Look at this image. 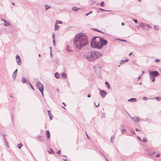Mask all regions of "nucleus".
<instances>
[{
  "instance_id": "ea45409f",
  "label": "nucleus",
  "mask_w": 161,
  "mask_h": 161,
  "mask_svg": "<svg viewBox=\"0 0 161 161\" xmlns=\"http://www.w3.org/2000/svg\"><path fill=\"white\" fill-rule=\"evenodd\" d=\"M132 20L134 21V22L136 23H138V22H137V19H132Z\"/></svg>"
},
{
  "instance_id": "de8ad7c7",
  "label": "nucleus",
  "mask_w": 161,
  "mask_h": 161,
  "mask_svg": "<svg viewBox=\"0 0 161 161\" xmlns=\"http://www.w3.org/2000/svg\"><path fill=\"white\" fill-rule=\"evenodd\" d=\"M119 40H120V41H121L123 42H127V41L126 40H125L119 39Z\"/></svg>"
},
{
  "instance_id": "c9c22d12",
  "label": "nucleus",
  "mask_w": 161,
  "mask_h": 161,
  "mask_svg": "<svg viewBox=\"0 0 161 161\" xmlns=\"http://www.w3.org/2000/svg\"><path fill=\"white\" fill-rule=\"evenodd\" d=\"M154 29L156 30V31H158V28L157 27H156L154 25Z\"/></svg>"
},
{
  "instance_id": "6e6d98bb",
  "label": "nucleus",
  "mask_w": 161,
  "mask_h": 161,
  "mask_svg": "<svg viewBox=\"0 0 161 161\" xmlns=\"http://www.w3.org/2000/svg\"><path fill=\"white\" fill-rule=\"evenodd\" d=\"M1 19V20H2V21H3L4 22V23H5V22H6L7 21H6V20H5V19Z\"/></svg>"
},
{
  "instance_id": "37998d69",
  "label": "nucleus",
  "mask_w": 161,
  "mask_h": 161,
  "mask_svg": "<svg viewBox=\"0 0 161 161\" xmlns=\"http://www.w3.org/2000/svg\"><path fill=\"white\" fill-rule=\"evenodd\" d=\"M160 61V60L158 59H157L155 60V62L156 63H157V62H159Z\"/></svg>"
},
{
  "instance_id": "2eb2a0df",
  "label": "nucleus",
  "mask_w": 161,
  "mask_h": 161,
  "mask_svg": "<svg viewBox=\"0 0 161 161\" xmlns=\"http://www.w3.org/2000/svg\"><path fill=\"white\" fill-rule=\"evenodd\" d=\"M61 76L63 79H65L66 78L67 75L65 73H63L62 74Z\"/></svg>"
},
{
  "instance_id": "c756f323",
  "label": "nucleus",
  "mask_w": 161,
  "mask_h": 161,
  "mask_svg": "<svg viewBox=\"0 0 161 161\" xmlns=\"http://www.w3.org/2000/svg\"><path fill=\"white\" fill-rule=\"evenodd\" d=\"M47 113L49 116H51L52 115L50 111L49 110H47Z\"/></svg>"
},
{
  "instance_id": "e2e57ef3",
  "label": "nucleus",
  "mask_w": 161,
  "mask_h": 161,
  "mask_svg": "<svg viewBox=\"0 0 161 161\" xmlns=\"http://www.w3.org/2000/svg\"><path fill=\"white\" fill-rule=\"evenodd\" d=\"M4 141H5V142H7V140H6V139H5V137H4Z\"/></svg>"
},
{
  "instance_id": "7ed1b4c3",
  "label": "nucleus",
  "mask_w": 161,
  "mask_h": 161,
  "mask_svg": "<svg viewBox=\"0 0 161 161\" xmlns=\"http://www.w3.org/2000/svg\"><path fill=\"white\" fill-rule=\"evenodd\" d=\"M102 55L101 53L97 52L92 51L89 52L86 57V59L90 61H92L94 59L98 58Z\"/></svg>"
},
{
  "instance_id": "a18cd8bd",
  "label": "nucleus",
  "mask_w": 161,
  "mask_h": 161,
  "mask_svg": "<svg viewBox=\"0 0 161 161\" xmlns=\"http://www.w3.org/2000/svg\"><path fill=\"white\" fill-rule=\"evenodd\" d=\"M160 154H157L156 155H155V157H160Z\"/></svg>"
},
{
  "instance_id": "cd10ccee",
  "label": "nucleus",
  "mask_w": 161,
  "mask_h": 161,
  "mask_svg": "<svg viewBox=\"0 0 161 161\" xmlns=\"http://www.w3.org/2000/svg\"><path fill=\"white\" fill-rule=\"evenodd\" d=\"M153 82H154L155 80V77L152 76L149 77Z\"/></svg>"
},
{
  "instance_id": "a211bd4d",
  "label": "nucleus",
  "mask_w": 161,
  "mask_h": 161,
  "mask_svg": "<svg viewBox=\"0 0 161 161\" xmlns=\"http://www.w3.org/2000/svg\"><path fill=\"white\" fill-rule=\"evenodd\" d=\"M45 11L48 10V9L50 8L51 7L50 6H49L47 5H45Z\"/></svg>"
},
{
  "instance_id": "58836bf2",
  "label": "nucleus",
  "mask_w": 161,
  "mask_h": 161,
  "mask_svg": "<svg viewBox=\"0 0 161 161\" xmlns=\"http://www.w3.org/2000/svg\"><path fill=\"white\" fill-rule=\"evenodd\" d=\"M16 59H19L20 58V57L18 55H16Z\"/></svg>"
},
{
  "instance_id": "bb28decb",
  "label": "nucleus",
  "mask_w": 161,
  "mask_h": 161,
  "mask_svg": "<svg viewBox=\"0 0 161 161\" xmlns=\"http://www.w3.org/2000/svg\"><path fill=\"white\" fill-rule=\"evenodd\" d=\"M101 116L103 118H105V114L104 113H103L101 114Z\"/></svg>"
},
{
  "instance_id": "6ab92c4d",
  "label": "nucleus",
  "mask_w": 161,
  "mask_h": 161,
  "mask_svg": "<svg viewBox=\"0 0 161 161\" xmlns=\"http://www.w3.org/2000/svg\"><path fill=\"white\" fill-rule=\"evenodd\" d=\"M10 25V24L9 22L7 21L4 24V25L6 26H9Z\"/></svg>"
},
{
  "instance_id": "b1692460",
  "label": "nucleus",
  "mask_w": 161,
  "mask_h": 161,
  "mask_svg": "<svg viewBox=\"0 0 161 161\" xmlns=\"http://www.w3.org/2000/svg\"><path fill=\"white\" fill-rule=\"evenodd\" d=\"M48 152L49 153L51 154H53L55 153L54 151L51 148H50V150L49 151H48Z\"/></svg>"
},
{
  "instance_id": "393cba45",
  "label": "nucleus",
  "mask_w": 161,
  "mask_h": 161,
  "mask_svg": "<svg viewBox=\"0 0 161 161\" xmlns=\"http://www.w3.org/2000/svg\"><path fill=\"white\" fill-rule=\"evenodd\" d=\"M17 64L19 65H21V59L19 58L18 59V60L17 61Z\"/></svg>"
},
{
  "instance_id": "680f3d73",
  "label": "nucleus",
  "mask_w": 161,
  "mask_h": 161,
  "mask_svg": "<svg viewBox=\"0 0 161 161\" xmlns=\"http://www.w3.org/2000/svg\"><path fill=\"white\" fill-rule=\"evenodd\" d=\"M131 133L133 134H135V132L134 131H131Z\"/></svg>"
},
{
  "instance_id": "412c9836",
  "label": "nucleus",
  "mask_w": 161,
  "mask_h": 161,
  "mask_svg": "<svg viewBox=\"0 0 161 161\" xmlns=\"http://www.w3.org/2000/svg\"><path fill=\"white\" fill-rule=\"evenodd\" d=\"M92 29V30H94V31H97L98 32H101V33H104L103 32L100 31V30H99L97 29H96V28H93V29Z\"/></svg>"
},
{
  "instance_id": "13d9d810",
  "label": "nucleus",
  "mask_w": 161,
  "mask_h": 161,
  "mask_svg": "<svg viewBox=\"0 0 161 161\" xmlns=\"http://www.w3.org/2000/svg\"><path fill=\"white\" fill-rule=\"evenodd\" d=\"M136 131H140V130L138 128H136Z\"/></svg>"
},
{
  "instance_id": "bf43d9fd",
  "label": "nucleus",
  "mask_w": 161,
  "mask_h": 161,
  "mask_svg": "<svg viewBox=\"0 0 161 161\" xmlns=\"http://www.w3.org/2000/svg\"><path fill=\"white\" fill-rule=\"evenodd\" d=\"M158 9L159 10H161V7H158Z\"/></svg>"
},
{
  "instance_id": "0eeeda50",
  "label": "nucleus",
  "mask_w": 161,
  "mask_h": 161,
  "mask_svg": "<svg viewBox=\"0 0 161 161\" xmlns=\"http://www.w3.org/2000/svg\"><path fill=\"white\" fill-rule=\"evenodd\" d=\"M99 90L100 91V95L103 97L104 98L105 97V96L107 95V92L104 90H101L100 89H99Z\"/></svg>"
},
{
  "instance_id": "4468645a",
  "label": "nucleus",
  "mask_w": 161,
  "mask_h": 161,
  "mask_svg": "<svg viewBox=\"0 0 161 161\" xmlns=\"http://www.w3.org/2000/svg\"><path fill=\"white\" fill-rule=\"evenodd\" d=\"M151 99H155L158 101H159L161 100V98L160 97H155L154 98H150Z\"/></svg>"
},
{
  "instance_id": "7c9ffc66",
  "label": "nucleus",
  "mask_w": 161,
  "mask_h": 161,
  "mask_svg": "<svg viewBox=\"0 0 161 161\" xmlns=\"http://www.w3.org/2000/svg\"><path fill=\"white\" fill-rule=\"evenodd\" d=\"M92 11H91L90 12H88V13H87V14H85V15H86V16H88V15H89L90 14H92Z\"/></svg>"
},
{
  "instance_id": "9d476101",
  "label": "nucleus",
  "mask_w": 161,
  "mask_h": 161,
  "mask_svg": "<svg viewBox=\"0 0 161 161\" xmlns=\"http://www.w3.org/2000/svg\"><path fill=\"white\" fill-rule=\"evenodd\" d=\"M17 69H16L13 72V75H12V77H13L14 80L15 79L17 73Z\"/></svg>"
},
{
  "instance_id": "49530a36",
  "label": "nucleus",
  "mask_w": 161,
  "mask_h": 161,
  "mask_svg": "<svg viewBox=\"0 0 161 161\" xmlns=\"http://www.w3.org/2000/svg\"><path fill=\"white\" fill-rule=\"evenodd\" d=\"M55 36V34L54 33H53L52 34V38L54 40V37Z\"/></svg>"
},
{
  "instance_id": "ddd939ff",
  "label": "nucleus",
  "mask_w": 161,
  "mask_h": 161,
  "mask_svg": "<svg viewBox=\"0 0 161 161\" xmlns=\"http://www.w3.org/2000/svg\"><path fill=\"white\" fill-rule=\"evenodd\" d=\"M137 100L135 98H131L129 99H128V101L129 102H136Z\"/></svg>"
},
{
  "instance_id": "338daca9",
  "label": "nucleus",
  "mask_w": 161,
  "mask_h": 161,
  "mask_svg": "<svg viewBox=\"0 0 161 161\" xmlns=\"http://www.w3.org/2000/svg\"><path fill=\"white\" fill-rule=\"evenodd\" d=\"M146 121H149L150 119H147V118H146Z\"/></svg>"
},
{
  "instance_id": "79ce46f5",
  "label": "nucleus",
  "mask_w": 161,
  "mask_h": 161,
  "mask_svg": "<svg viewBox=\"0 0 161 161\" xmlns=\"http://www.w3.org/2000/svg\"><path fill=\"white\" fill-rule=\"evenodd\" d=\"M50 56L51 57H53V55L52 54V53H51V47H50Z\"/></svg>"
},
{
  "instance_id": "5701e85b",
  "label": "nucleus",
  "mask_w": 161,
  "mask_h": 161,
  "mask_svg": "<svg viewBox=\"0 0 161 161\" xmlns=\"http://www.w3.org/2000/svg\"><path fill=\"white\" fill-rule=\"evenodd\" d=\"M59 26L57 25V23H56L55 25V29L54 30L55 31L56 30H58L59 28Z\"/></svg>"
},
{
  "instance_id": "39448f33",
  "label": "nucleus",
  "mask_w": 161,
  "mask_h": 161,
  "mask_svg": "<svg viewBox=\"0 0 161 161\" xmlns=\"http://www.w3.org/2000/svg\"><path fill=\"white\" fill-rule=\"evenodd\" d=\"M36 86H37V88L41 92L42 96H43V92L44 88L43 85L41 82H37L36 83Z\"/></svg>"
},
{
  "instance_id": "9b49d317",
  "label": "nucleus",
  "mask_w": 161,
  "mask_h": 161,
  "mask_svg": "<svg viewBox=\"0 0 161 161\" xmlns=\"http://www.w3.org/2000/svg\"><path fill=\"white\" fill-rule=\"evenodd\" d=\"M22 81L23 83H26L27 84H28V83H30L29 81H27L26 78L24 77H23L22 78Z\"/></svg>"
},
{
  "instance_id": "052dcab7",
  "label": "nucleus",
  "mask_w": 161,
  "mask_h": 161,
  "mask_svg": "<svg viewBox=\"0 0 161 161\" xmlns=\"http://www.w3.org/2000/svg\"><path fill=\"white\" fill-rule=\"evenodd\" d=\"M87 97H91V95L90 94H88L87 95Z\"/></svg>"
},
{
  "instance_id": "2f4dec72",
  "label": "nucleus",
  "mask_w": 161,
  "mask_h": 161,
  "mask_svg": "<svg viewBox=\"0 0 161 161\" xmlns=\"http://www.w3.org/2000/svg\"><path fill=\"white\" fill-rule=\"evenodd\" d=\"M56 22H57V23H58V24H62L63 23L62 21H60V20H58L56 21Z\"/></svg>"
},
{
  "instance_id": "0e129e2a",
  "label": "nucleus",
  "mask_w": 161,
  "mask_h": 161,
  "mask_svg": "<svg viewBox=\"0 0 161 161\" xmlns=\"http://www.w3.org/2000/svg\"><path fill=\"white\" fill-rule=\"evenodd\" d=\"M113 142H114V140H112V139H111V140H110V142H111V143H113Z\"/></svg>"
},
{
  "instance_id": "864d4df0",
  "label": "nucleus",
  "mask_w": 161,
  "mask_h": 161,
  "mask_svg": "<svg viewBox=\"0 0 161 161\" xmlns=\"http://www.w3.org/2000/svg\"><path fill=\"white\" fill-rule=\"evenodd\" d=\"M129 59H125V61H124V62H128V61H129Z\"/></svg>"
},
{
  "instance_id": "1a4fd4ad",
  "label": "nucleus",
  "mask_w": 161,
  "mask_h": 161,
  "mask_svg": "<svg viewBox=\"0 0 161 161\" xmlns=\"http://www.w3.org/2000/svg\"><path fill=\"white\" fill-rule=\"evenodd\" d=\"M146 25H147V24L146 23H141L139 24V26L145 29V27H146Z\"/></svg>"
},
{
  "instance_id": "72a5a7b5",
  "label": "nucleus",
  "mask_w": 161,
  "mask_h": 161,
  "mask_svg": "<svg viewBox=\"0 0 161 161\" xmlns=\"http://www.w3.org/2000/svg\"><path fill=\"white\" fill-rule=\"evenodd\" d=\"M121 132L122 133H124L126 132V130L125 129H123L121 130Z\"/></svg>"
},
{
  "instance_id": "423d86ee",
  "label": "nucleus",
  "mask_w": 161,
  "mask_h": 161,
  "mask_svg": "<svg viewBox=\"0 0 161 161\" xmlns=\"http://www.w3.org/2000/svg\"><path fill=\"white\" fill-rule=\"evenodd\" d=\"M149 77L153 76L156 77L159 75V72L157 71H149Z\"/></svg>"
},
{
  "instance_id": "6e6552de",
  "label": "nucleus",
  "mask_w": 161,
  "mask_h": 161,
  "mask_svg": "<svg viewBox=\"0 0 161 161\" xmlns=\"http://www.w3.org/2000/svg\"><path fill=\"white\" fill-rule=\"evenodd\" d=\"M131 119L136 122H138L140 121V119L139 117L136 116L134 117H130Z\"/></svg>"
},
{
  "instance_id": "a19ab883",
  "label": "nucleus",
  "mask_w": 161,
  "mask_h": 161,
  "mask_svg": "<svg viewBox=\"0 0 161 161\" xmlns=\"http://www.w3.org/2000/svg\"><path fill=\"white\" fill-rule=\"evenodd\" d=\"M53 45L54 46H55L56 45V44H55V39H54V40H53Z\"/></svg>"
},
{
  "instance_id": "473e14b6",
  "label": "nucleus",
  "mask_w": 161,
  "mask_h": 161,
  "mask_svg": "<svg viewBox=\"0 0 161 161\" xmlns=\"http://www.w3.org/2000/svg\"><path fill=\"white\" fill-rule=\"evenodd\" d=\"M100 10H102L103 11H111L110 10H105L103 8H100L99 9Z\"/></svg>"
},
{
  "instance_id": "c03bdc74",
  "label": "nucleus",
  "mask_w": 161,
  "mask_h": 161,
  "mask_svg": "<svg viewBox=\"0 0 161 161\" xmlns=\"http://www.w3.org/2000/svg\"><path fill=\"white\" fill-rule=\"evenodd\" d=\"M57 153L58 154H59L60 155V153H61V150H59L57 152Z\"/></svg>"
},
{
  "instance_id": "8fccbe9b",
  "label": "nucleus",
  "mask_w": 161,
  "mask_h": 161,
  "mask_svg": "<svg viewBox=\"0 0 161 161\" xmlns=\"http://www.w3.org/2000/svg\"><path fill=\"white\" fill-rule=\"evenodd\" d=\"M115 134L114 135H113L111 137V139H114L115 137Z\"/></svg>"
},
{
  "instance_id": "774afa93",
  "label": "nucleus",
  "mask_w": 161,
  "mask_h": 161,
  "mask_svg": "<svg viewBox=\"0 0 161 161\" xmlns=\"http://www.w3.org/2000/svg\"><path fill=\"white\" fill-rule=\"evenodd\" d=\"M132 52H131V53H130L129 54V56H130V55H131L132 54Z\"/></svg>"
},
{
  "instance_id": "20e7f679",
  "label": "nucleus",
  "mask_w": 161,
  "mask_h": 161,
  "mask_svg": "<svg viewBox=\"0 0 161 161\" xmlns=\"http://www.w3.org/2000/svg\"><path fill=\"white\" fill-rule=\"evenodd\" d=\"M94 69L97 75H100L101 74V67L99 64H96L94 67Z\"/></svg>"
},
{
  "instance_id": "f8f14e48",
  "label": "nucleus",
  "mask_w": 161,
  "mask_h": 161,
  "mask_svg": "<svg viewBox=\"0 0 161 161\" xmlns=\"http://www.w3.org/2000/svg\"><path fill=\"white\" fill-rule=\"evenodd\" d=\"M46 135L47 136V139H48L50 138V133L48 130H47L46 131Z\"/></svg>"
},
{
  "instance_id": "603ef678",
  "label": "nucleus",
  "mask_w": 161,
  "mask_h": 161,
  "mask_svg": "<svg viewBox=\"0 0 161 161\" xmlns=\"http://www.w3.org/2000/svg\"><path fill=\"white\" fill-rule=\"evenodd\" d=\"M142 75H141L139 77H138V80H139L141 78V76Z\"/></svg>"
},
{
  "instance_id": "4be33fe9",
  "label": "nucleus",
  "mask_w": 161,
  "mask_h": 161,
  "mask_svg": "<svg viewBox=\"0 0 161 161\" xmlns=\"http://www.w3.org/2000/svg\"><path fill=\"white\" fill-rule=\"evenodd\" d=\"M105 84L107 86L108 88H109L110 87V85L109 83L107 81H106L105 82Z\"/></svg>"
},
{
  "instance_id": "4d7b16f0",
  "label": "nucleus",
  "mask_w": 161,
  "mask_h": 161,
  "mask_svg": "<svg viewBox=\"0 0 161 161\" xmlns=\"http://www.w3.org/2000/svg\"><path fill=\"white\" fill-rule=\"evenodd\" d=\"M63 159L64 161H68L66 158H63Z\"/></svg>"
},
{
  "instance_id": "f03ea898",
  "label": "nucleus",
  "mask_w": 161,
  "mask_h": 161,
  "mask_svg": "<svg viewBox=\"0 0 161 161\" xmlns=\"http://www.w3.org/2000/svg\"><path fill=\"white\" fill-rule=\"evenodd\" d=\"M108 42L104 37L100 36H94L92 38L91 42V46L92 48L100 49L106 46Z\"/></svg>"
},
{
  "instance_id": "f704fd0d",
  "label": "nucleus",
  "mask_w": 161,
  "mask_h": 161,
  "mask_svg": "<svg viewBox=\"0 0 161 161\" xmlns=\"http://www.w3.org/2000/svg\"><path fill=\"white\" fill-rule=\"evenodd\" d=\"M142 141L143 142H147V139L146 138H144L143 139Z\"/></svg>"
},
{
  "instance_id": "4c0bfd02",
  "label": "nucleus",
  "mask_w": 161,
  "mask_h": 161,
  "mask_svg": "<svg viewBox=\"0 0 161 161\" xmlns=\"http://www.w3.org/2000/svg\"><path fill=\"white\" fill-rule=\"evenodd\" d=\"M124 61L123 60H122L120 62V63H119V64H124Z\"/></svg>"
},
{
  "instance_id": "aec40b11",
  "label": "nucleus",
  "mask_w": 161,
  "mask_h": 161,
  "mask_svg": "<svg viewBox=\"0 0 161 161\" xmlns=\"http://www.w3.org/2000/svg\"><path fill=\"white\" fill-rule=\"evenodd\" d=\"M146 26V27H145V30H148L151 27V25H149L147 24Z\"/></svg>"
},
{
  "instance_id": "a878e982",
  "label": "nucleus",
  "mask_w": 161,
  "mask_h": 161,
  "mask_svg": "<svg viewBox=\"0 0 161 161\" xmlns=\"http://www.w3.org/2000/svg\"><path fill=\"white\" fill-rule=\"evenodd\" d=\"M22 146V145L21 143H20V144H18L17 145V147L19 149H20Z\"/></svg>"
},
{
  "instance_id": "c85d7f7f",
  "label": "nucleus",
  "mask_w": 161,
  "mask_h": 161,
  "mask_svg": "<svg viewBox=\"0 0 161 161\" xmlns=\"http://www.w3.org/2000/svg\"><path fill=\"white\" fill-rule=\"evenodd\" d=\"M100 5L102 7H103L104 5V2L103 1H102L100 4Z\"/></svg>"
},
{
  "instance_id": "09e8293b",
  "label": "nucleus",
  "mask_w": 161,
  "mask_h": 161,
  "mask_svg": "<svg viewBox=\"0 0 161 161\" xmlns=\"http://www.w3.org/2000/svg\"><path fill=\"white\" fill-rule=\"evenodd\" d=\"M30 84V86L31 87V88H32V89L33 90H34V88L32 86V85L31 84V83H29Z\"/></svg>"
},
{
  "instance_id": "f3484780",
  "label": "nucleus",
  "mask_w": 161,
  "mask_h": 161,
  "mask_svg": "<svg viewBox=\"0 0 161 161\" xmlns=\"http://www.w3.org/2000/svg\"><path fill=\"white\" fill-rule=\"evenodd\" d=\"M80 9V8H77L75 7H74L72 8V9L74 11H76Z\"/></svg>"
},
{
  "instance_id": "f257e3e1",
  "label": "nucleus",
  "mask_w": 161,
  "mask_h": 161,
  "mask_svg": "<svg viewBox=\"0 0 161 161\" xmlns=\"http://www.w3.org/2000/svg\"><path fill=\"white\" fill-rule=\"evenodd\" d=\"M73 42L75 47L79 50L87 45L88 43L87 36L84 34L82 33H80L75 35Z\"/></svg>"
},
{
  "instance_id": "69168bd1",
  "label": "nucleus",
  "mask_w": 161,
  "mask_h": 161,
  "mask_svg": "<svg viewBox=\"0 0 161 161\" xmlns=\"http://www.w3.org/2000/svg\"><path fill=\"white\" fill-rule=\"evenodd\" d=\"M2 136H3V138H4V137H5V135L2 134Z\"/></svg>"
},
{
  "instance_id": "dca6fc26",
  "label": "nucleus",
  "mask_w": 161,
  "mask_h": 161,
  "mask_svg": "<svg viewBox=\"0 0 161 161\" xmlns=\"http://www.w3.org/2000/svg\"><path fill=\"white\" fill-rule=\"evenodd\" d=\"M55 76L57 79H58L60 77V75L58 73V72H56L55 74Z\"/></svg>"
},
{
  "instance_id": "e433bc0d",
  "label": "nucleus",
  "mask_w": 161,
  "mask_h": 161,
  "mask_svg": "<svg viewBox=\"0 0 161 161\" xmlns=\"http://www.w3.org/2000/svg\"><path fill=\"white\" fill-rule=\"evenodd\" d=\"M142 98L145 101H146L148 99V98L146 97H143Z\"/></svg>"
},
{
  "instance_id": "5fc2aeb1",
  "label": "nucleus",
  "mask_w": 161,
  "mask_h": 161,
  "mask_svg": "<svg viewBox=\"0 0 161 161\" xmlns=\"http://www.w3.org/2000/svg\"><path fill=\"white\" fill-rule=\"evenodd\" d=\"M5 145L6 146H7L8 147V142H5Z\"/></svg>"
},
{
  "instance_id": "3c124183",
  "label": "nucleus",
  "mask_w": 161,
  "mask_h": 161,
  "mask_svg": "<svg viewBox=\"0 0 161 161\" xmlns=\"http://www.w3.org/2000/svg\"><path fill=\"white\" fill-rule=\"evenodd\" d=\"M86 136H87V138L88 139H90V137L86 133Z\"/></svg>"
}]
</instances>
